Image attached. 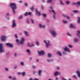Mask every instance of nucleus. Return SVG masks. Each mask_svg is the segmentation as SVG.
Returning a JSON list of instances; mask_svg holds the SVG:
<instances>
[{"mask_svg": "<svg viewBox=\"0 0 80 80\" xmlns=\"http://www.w3.org/2000/svg\"><path fill=\"white\" fill-rule=\"evenodd\" d=\"M11 8L12 10V12L14 14H15V9H17V7L16 3H11L9 4V6Z\"/></svg>", "mask_w": 80, "mask_h": 80, "instance_id": "nucleus-1", "label": "nucleus"}, {"mask_svg": "<svg viewBox=\"0 0 80 80\" xmlns=\"http://www.w3.org/2000/svg\"><path fill=\"white\" fill-rule=\"evenodd\" d=\"M50 32H51L52 35L53 37H55V36H56L57 33H56V32L55 31L53 30H51L50 31Z\"/></svg>", "mask_w": 80, "mask_h": 80, "instance_id": "nucleus-2", "label": "nucleus"}, {"mask_svg": "<svg viewBox=\"0 0 80 80\" xmlns=\"http://www.w3.org/2000/svg\"><path fill=\"white\" fill-rule=\"evenodd\" d=\"M25 41V38H23V37H22L21 38V40L20 41V42L18 43V45L20 43V44H21V45H23L24 43V42Z\"/></svg>", "mask_w": 80, "mask_h": 80, "instance_id": "nucleus-3", "label": "nucleus"}, {"mask_svg": "<svg viewBox=\"0 0 80 80\" xmlns=\"http://www.w3.org/2000/svg\"><path fill=\"white\" fill-rule=\"evenodd\" d=\"M44 42L45 43H46V45L47 47L48 48L50 45V42L49 41H48V42L47 43V41L46 40H44Z\"/></svg>", "mask_w": 80, "mask_h": 80, "instance_id": "nucleus-4", "label": "nucleus"}, {"mask_svg": "<svg viewBox=\"0 0 80 80\" xmlns=\"http://www.w3.org/2000/svg\"><path fill=\"white\" fill-rule=\"evenodd\" d=\"M16 27H17V25H16V23H15V20H13L12 27V28H14Z\"/></svg>", "mask_w": 80, "mask_h": 80, "instance_id": "nucleus-5", "label": "nucleus"}, {"mask_svg": "<svg viewBox=\"0 0 80 80\" xmlns=\"http://www.w3.org/2000/svg\"><path fill=\"white\" fill-rule=\"evenodd\" d=\"M3 46L2 44H0V52L2 53L3 51Z\"/></svg>", "mask_w": 80, "mask_h": 80, "instance_id": "nucleus-6", "label": "nucleus"}, {"mask_svg": "<svg viewBox=\"0 0 80 80\" xmlns=\"http://www.w3.org/2000/svg\"><path fill=\"white\" fill-rule=\"evenodd\" d=\"M6 37L5 36L2 35L1 36V40L2 41L4 42L5 40Z\"/></svg>", "mask_w": 80, "mask_h": 80, "instance_id": "nucleus-7", "label": "nucleus"}, {"mask_svg": "<svg viewBox=\"0 0 80 80\" xmlns=\"http://www.w3.org/2000/svg\"><path fill=\"white\" fill-rule=\"evenodd\" d=\"M38 53L39 55H44V52L43 51H38Z\"/></svg>", "mask_w": 80, "mask_h": 80, "instance_id": "nucleus-8", "label": "nucleus"}, {"mask_svg": "<svg viewBox=\"0 0 80 80\" xmlns=\"http://www.w3.org/2000/svg\"><path fill=\"white\" fill-rule=\"evenodd\" d=\"M6 45L8 47H11V48H12V47H13V44H10L9 43H7L6 44Z\"/></svg>", "mask_w": 80, "mask_h": 80, "instance_id": "nucleus-9", "label": "nucleus"}, {"mask_svg": "<svg viewBox=\"0 0 80 80\" xmlns=\"http://www.w3.org/2000/svg\"><path fill=\"white\" fill-rule=\"evenodd\" d=\"M36 15H38L39 16H41V13H40V12H38V9H36Z\"/></svg>", "mask_w": 80, "mask_h": 80, "instance_id": "nucleus-10", "label": "nucleus"}, {"mask_svg": "<svg viewBox=\"0 0 80 80\" xmlns=\"http://www.w3.org/2000/svg\"><path fill=\"white\" fill-rule=\"evenodd\" d=\"M64 51H65V52H70V50L68 49V48H67V47H66L64 48Z\"/></svg>", "mask_w": 80, "mask_h": 80, "instance_id": "nucleus-11", "label": "nucleus"}, {"mask_svg": "<svg viewBox=\"0 0 80 80\" xmlns=\"http://www.w3.org/2000/svg\"><path fill=\"white\" fill-rule=\"evenodd\" d=\"M52 12H53L54 13V15H53V18H55V17H56V13H55V11L52 10Z\"/></svg>", "mask_w": 80, "mask_h": 80, "instance_id": "nucleus-12", "label": "nucleus"}, {"mask_svg": "<svg viewBox=\"0 0 80 80\" xmlns=\"http://www.w3.org/2000/svg\"><path fill=\"white\" fill-rule=\"evenodd\" d=\"M76 73H77L78 77L80 78V71H78L76 72Z\"/></svg>", "mask_w": 80, "mask_h": 80, "instance_id": "nucleus-13", "label": "nucleus"}, {"mask_svg": "<svg viewBox=\"0 0 80 80\" xmlns=\"http://www.w3.org/2000/svg\"><path fill=\"white\" fill-rule=\"evenodd\" d=\"M74 42L76 43H77L78 42V38H75L74 39Z\"/></svg>", "mask_w": 80, "mask_h": 80, "instance_id": "nucleus-14", "label": "nucleus"}, {"mask_svg": "<svg viewBox=\"0 0 80 80\" xmlns=\"http://www.w3.org/2000/svg\"><path fill=\"white\" fill-rule=\"evenodd\" d=\"M42 72V70H39L38 72V74L39 76H41V73Z\"/></svg>", "mask_w": 80, "mask_h": 80, "instance_id": "nucleus-15", "label": "nucleus"}, {"mask_svg": "<svg viewBox=\"0 0 80 80\" xmlns=\"http://www.w3.org/2000/svg\"><path fill=\"white\" fill-rule=\"evenodd\" d=\"M59 74H60V73L56 72L54 73V75L55 76H56V75H59Z\"/></svg>", "mask_w": 80, "mask_h": 80, "instance_id": "nucleus-16", "label": "nucleus"}, {"mask_svg": "<svg viewBox=\"0 0 80 80\" xmlns=\"http://www.w3.org/2000/svg\"><path fill=\"white\" fill-rule=\"evenodd\" d=\"M57 53L59 55V56H62V52H57Z\"/></svg>", "mask_w": 80, "mask_h": 80, "instance_id": "nucleus-17", "label": "nucleus"}, {"mask_svg": "<svg viewBox=\"0 0 80 80\" xmlns=\"http://www.w3.org/2000/svg\"><path fill=\"white\" fill-rule=\"evenodd\" d=\"M24 33L26 36H28V32L27 31H25Z\"/></svg>", "mask_w": 80, "mask_h": 80, "instance_id": "nucleus-18", "label": "nucleus"}, {"mask_svg": "<svg viewBox=\"0 0 80 80\" xmlns=\"http://www.w3.org/2000/svg\"><path fill=\"white\" fill-rule=\"evenodd\" d=\"M70 28H75V26H74V25H73V24H71L70 25Z\"/></svg>", "mask_w": 80, "mask_h": 80, "instance_id": "nucleus-19", "label": "nucleus"}, {"mask_svg": "<svg viewBox=\"0 0 80 80\" xmlns=\"http://www.w3.org/2000/svg\"><path fill=\"white\" fill-rule=\"evenodd\" d=\"M66 3L67 5H69L70 4V1H67L66 2Z\"/></svg>", "mask_w": 80, "mask_h": 80, "instance_id": "nucleus-20", "label": "nucleus"}, {"mask_svg": "<svg viewBox=\"0 0 80 80\" xmlns=\"http://www.w3.org/2000/svg\"><path fill=\"white\" fill-rule=\"evenodd\" d=\"M47 61L48 62H53V60L51 59V60H50L49 59H48Z\"/></svg>", "mask_w": 80, "mask_h": 80, "instance_id": "nucleus-21", "label": "nucleus"}, {"mask_svg": "<svg viewBox=\"0 0 80 80\" xmlns=\"http://www.w3.org/2000/svg\"><path fill=\"white\" fill-rule=\"evenodd\" d=\"M77 3L76 2H72V5H77Z\"/></svg>", "mask_w": 80, "mask_h": 80, "instance_id": "nucleus-22", "label": "nucleus"}, {"mask_svg": "<svg viewBox=\"0 0 80 80\" xmlns=\"http://www.w3.org/2000/svg\"><path fill=\"white\" fill-rule=\"evenodd\" d=\"M48 3H52V0H48L47 1Z\"/></svg>", "mask_w": 80, "mask_h": 80, "instance_id": "nucleus-23", "label": "nucleus"}, {"mask_svg": "<svg viewBox=\"0 0 80 80\" xmlns=\"http://www.w3.org/2000/svg\"><path fill=\"white\" fill-rule=\"evenodd\" d=\"M63 16L64 17H66V18H68V19H69L70 18V17L68 16H65V14H63Z\"/></svg>", "mask_w": 80, "mask_h": 80, "instance_id": "nucleus-24", "label": "nucleus"}, {"mask_svg": "<svg viewBox=\"0 0 80 80\" xmlns=\"http://www.w3.org/2000/svg\"><path fill=\"white\" fill-rule=\"evenodd\" d=\"M31 9L32 11H33V10H34V6H32V7L31 8Z\"/></svg>", "mask_w": 80, "mask_h": 80, "instance_id": "nucleus-25", "label": "nucleus"}, {"mask_svg": "<svg viewBox=\"0 0 80 80\" xmlns=\"http://www.w3.org/2000/svg\"><path fill=\"white\" fill-rule=\"evenodd\" d=\"M22 18H23V16L21 15L19 17V19H22Z\"/></svg>", "mask_w": 80, "mask_h": 80, "instance_id": "nucleus-26", "label": "nucleus"}, {"mask_svg": "<svg viewBox=\"0 0 80 80\" xmlns=\"http://www.w3.org/2000/svg\"><path fill=\"white\" fill-rule=\"evenodd\" d=\"M22 76H25V72H23L22 73Z\"/></svg>", "mask_w": 80, "mask_h": 80, "instance_id": "nucleus-27", "label": "nucleus"}, {"mask_svg": "<svg viewBox=\"0 0 80 80\" xmlns=\"http://www.w3.org/2000/svg\"><path fill=\"white\" fill-rule=\"evenodd\" d=\"M25 16H28V12H26L24 14Z\"/></svg>", "mask_w": 80, "mask_h": 80, "instance_id": "nucleus-28", "label": "nucleus"}, {"mask_svg": "<svg viewBox=\"0 0 80 80\" xmlns=\"http://www.w3.org/2000/svg\"><path fill=\"white\" fill-rule=\"evenodd\" d=\"M27 52H28V53H29V54H30V51L29 49H27Z\"/></svg>", "mask_w": 80, "mask_h": 80, "instance_id": "nucleus-29", "label": "nucleus"}, {"mask_svg": "<svg viewBox=\"0 0 80 80\" xmlns=\"http://www.w3.org/2000/svg\"><path fill=\"white\" fill-rule=\"evenodd\" d=\"M31 20L32 22V23H33V24H34V21H33V20L32 19H31Z\"/></svg>", "mask_w": 80, "mask_h": 80, "instance_id": "nucleus-30", "label": "nucleus"}, {"mask_svg": "<svg viewBox=\"0 0 80 80\" xmlns=\"http://www.w3.org/2000/svg\"><path fill=\"white\" fill-rule=\"evenodd\" d=\"M30 47H35V45H34L32 43L31 45H30Z\"/></svg>", "mask_w": 80, "mask_h": 80, "instance_id": "nucleus-31", "label": "nucleus"}, {"mask_svg": "<svg viewBox=\"0 0 80 80\" xmlns=\"http://www.w3.org/2000/svg\"><path fill=\"white\" fill-rule=\"evenodd\" d=\"M73 12L74 13H78V10H74L73 11Z\"/></svg>", "mask_w": 80, "mask_h": 80, "instance_id": "nucleus-32", "label": "nucleus"}, {"mask_svg": "<svg viewBox=\"0 0 80 80\" xmlns=\"http://www.w3.org/2000/svg\"><path fill=\"white\" fill-rule=\"evenodd\" d=\"M39 27H40V28H43V26H42V24H39Z\"/></svg>", "mask_w": 80, "mask_h": 80, "instance_id": "nucleus-33", "label": "nucleus"}, {"mask_svg": "<svg viewBox=\"0 0 80 80\" xmlns=\"http://www.w3.org/2000/svg\"><path fill=\"white\" fill-rule=\"evenodd\" d=\"M78 23H80V18L78 17Z\"/></svg>", "mask_w": 80, "mask_h": 80, "instance_id": "nucleus-34", "label": "nucleus"}, {"mask_svg": "<svg viewBox=\"0 0 80 80\" xmlns=\"http://www.w3.org/2000/svg\"><path fill=\"white\" fill-rule=\"evenodd\" d=\"M48 57H52V55L50 53H49V54H48Z\"/></svg>", "mask_w": 80, "mask_h": 80, "instance_id": "nucleus-35", "label": "nucleus"}, {"mask_svg": "<svg viewBox=\"0 0 80 80\" xmlns=\"http://www.w3.org/2000/svg\"><path fill=\"white\" fill-rule=\"evenodd\" d=\"M21 65H22L23 66V65H24V63L23 62H21Z\"/></svg>", "mask_w": 80, "mask_h": 80, "instance_id": "nucleus-36", "label": "nucleus"}, {"mask_svg": "<svg viewBox=\"0 0 80 80\" xmlns=\"http://www.w3.org/2000/svg\"><path fill=\"white\" fill-rule=\"evenodd\" d=\"M63 22L64 23H68V22L67 21H65V20H63Z\"/></svg>", "mask_w": 80, "mask_h": 80, "instance_id": "nucleus-37", "label": "nucleus"}, {"mask_svg": "<svg viewBox=\"0 0 80 80\" xmlns=\"http://www.w3.org/2000/svg\"><path fill=\"white\" fill-rule=\"evenodd\" d=\"M77 36L79 38H80V34L78 33H77Z\"/></svg>", "mask_w": 80, "mask_h": 80, "instance_id": "nucleus-38", "label": "nucleus"}, {"mask_svg": "<svg viewBox=\"0 0 80 80\" xmlns=\"http://www.w3.org/2000/svg\"><path fill=\"white\" fill-rule=\"evenodd\" d=\"M60 2L61 3V4H62V5H64V4H63V3L62 1H60Z\"/></svg>", "mask_w": 80, "mask_h": 80, "instance_id": "nucleus-39", "label": "nucleus"}, {"mask_svg": "<svg viewBox=\"0 0 80 80\" xmlns=\"http://www.w3.org/2000/svg\"><path fill=\"white\" fill-rule=\"evenodd\" d=\"M77 5H80V2H77Z\"/></svg>", "mask_w": 80, "mask_h": 80, "instance_id": "nucleus-40", "label": "nucleus"}, {"mask_svg": "<svg viewBox=\"0 0 80 80\" xmlns=\"http://www.w3.org/2000/svg\"><path fill=\"white\" fill-rule=\"evenodd\" d=\"M42 15L44 17H45L47 16V15L45 14H43Z\"/></svg>", "mask_w": 80, "mask_h": 80, "instance_id": "nucleus-41", "label": "nucleus"}, {"mask_svg": "<svg viewBox=\"0 0 80 80\" xmlns=\"http://www.w3.org/2000/svg\"><path fill=\"white\" fill-rule=\"evenodd\" d=\"M36 44L37 45H39V42H38V41H37L36 42Z\"/></svg>", "mask_w": 80, "mask_h": 80, "instance_id": "nucleus-42", "label": "nucleus"}, {"mask_svg": "<svg viewBox=\"0 0 80 80\" xmlns=\"http://www.w3.org/2000/svg\"><path fill=\"white\" fill-rule=\"evenodd\" d=\"M67 35H68L69 36H70V37L71 36V35L69 33V32H68L67 33Z\"/></svg>", "mask_w": 80, "mask_h": 80, "instance_id": "nucleus-43", "label": "nucleus"}, {"mask_svg": "<svg viewBox=\"0 0 80 80\" xmlns=\"http://www.w3.org/2000/svg\"><path fill=\"white\" fill-rule=\"evenodd\" d=\"M73 78H77V77H76V76H75V75H74L73 76Z\"/></svg>", "mask_w": 80, "mask_h": 80, "instance_id": "nucleus-44", "label": "nucleus"}, {"mask_svg": "<svg viewBox=\"0 0 80 80\" xmlns=\"http://www.w3.org/2000/svg\"><path fill=\"white\" fill-rule=\"evenodd\" d=\"M19 41H20V40L18 39H17L16 40V42H18Z\"/></svg>", "mask_w": 80, "mask_h": 80, "instance_id": "nucleus-45", "label": "nucleus"}, {"mask_svg": "<svg viewBox=\"0 0 80 80\" xmlns=\"http://www.w3.org/2000/svg\"><path fill=\"white\" fill-rule=\"evenodd\" d=\"M32 12H29L28 13V15H31L32 14H31Z\"/></svg>", "mask_w": 80, "mask_h": 80, "instance_id": "nucleus-46", "label": "nucleus"}, {"mask_svg": "<svg viewBox=\"0 0 80 80\" xmlns=\"http://www.w3.org/2000/svg\"><path fill=\"white\" fill-rule=\"evenodd\" d=\"M9 78L11 79V80H12V77L11 76H9Z\"/></svg>", "mask_w": 80, "mask_h": 80, "instance_id": "nucleus-47", "label": "nucleus"}, {"mask_svg": "<svg viewBox=\"0 0 80 80\" xmlns=\"http://www.w3.org/2000/svg\"><path fill=\"white\" fill-rule=\"evenodd\" d=\"M69 47H70V48H72V46L70 45H69Z\"/></svg>", "mask_w": 80, "mask_h": 80, "instance_id": "nucleus-48", "label": "nucleus"}, {"mask_svg": "<svg viewBox=\"0 0 80 80\" xmlns=\"http://www.w3.org/2000/svg\"><path fill=\"white\" fill-rule=\"evenodd\" d=\"M5 70L7 71H8V69L7 68H5Z\"/></svg>", "mask_w": 80, "mask_h": 80, "instance_id": "nucleus-49", "label": "nucleus"}, {"mask_svg": "<svg viewBox=\"0 0 80 80\" xmlns=\"http://www.w3.org/2000/svg\"><path fill=\"white\" fill-rule=\"evenodd\" d=\"M25 5L26 6H28V3H25Z\"/></svg>", "mask_w": 80, "mask_h": 80, "instance_id": "nucleus-50", "label": "nucleus"}, {"mask_svg": "<svg viewBox=\"0 0 80 80\" xmlns=\"http://www.w3.org/2000/svg\"><path fill=\"white\" fill-rule=\"evenodd\" d=\"M15 36L16 38H18V37H17V34H15Z\"/></svg>", "mask_w": 80, "mask_h": 80, "instance_id": "nucleus-51", "label": "nucleus"}, {"mask_svg": "<svg viewBox=\"0 0 80 80\" xmlns=\"http://www.w3.org/2000/svg\"><path fill=\"white\" fill-rule=\"evenodd\" d=\"M78 33H79V34H80V31H78Z\"/></svg>", "mask_w": 80, "mask_h": 80, "instance_id": "nucleus-52", "label": "nucleus"}, {"mask_svg": "<svg viewBox=\"0 0 80 80\" xmlns=\"http://www.w3.org/2000/svg\"><path fill=\"white\" fill-rule=\"evenodd\" d=\"M32 68H36V67H35V66H33L32 67Z\"/></svg>", "mask_w": 80, "mask_h": 80, "instance_id": "nucleus-53", "label": "nucleus"}, {"mask_svg": "<svg viewBox=\"0 0 80 80\" xmlns=\"http://www.w3.org/2000/svg\"><path fill=\"white\" fill-rule=\"evenodd\" d=\"M62 80H67V79H65V78H62Z\"/></svg>", "mask_w": 80, "mask_h": 80, "instance_id": "nucleus-54", "label": "nucleus"}, {"mask_svg": "<svg viewBox=\"0 0 80 80\" xmlns=\"http://www.w3.org/2000/svg\"><path fill=\"white\" fill-rule=\"evenodd\" d=\"M6 15H7V16H9V13H7L6 14Z\"/></svg>", "mask_w": 80, "mask_h": 80, "instance_id": "nucleus-55", "label": "nucleus"}, {"mask_svg": "<svg viewBox=\"0 0 80 80\" xmlns=\"http://www.w3.org/2000/svg\"><path fill=\"white\" fill-rule=\"evenodd\" d=\"M42 10H44V8H43V7L42 6Z\"/></svg>", "mask_w": 80, "mask_h": 80, "instance_id": "nucleus-56", "label": "nucleus"}, {"mask_svg": "<svg viewBox=\"0 0 80 80\" xmlns=\"http://www.w3.org/2000/svg\"><path fill=\"white\" fill-rule=\"evenodd\" d=\"M28 46H29V47H30V43H28Z\"/></svg>", "mask_w": 80, "mask_h": 80, "instance_id": "nucleus-57", "label": "nucleus"}, {"mask_svg": "<svg viewBox=\"0 0 80 80\" xmlns=\"http://www.w3.org/2000/svg\"><path fill=\"white\" fill-rule=\"evenodd\" d=\"M19 3H22V2H23V1H19Z\"/></svg>", "mask_w": 80, "mask_h": 80, "instance_id": "nucleus-58", "label": "nucleus"}, {"mask_svg": "<svg viewBox=\"0 0 80 80\" xmlns=\"http://www.w3.org/2000/svg\"><path fill=\"white\" fill-rule=\"evenodd\" d=\"M34 80H39L38 79L36 78L35 79H34Z\"/></svg>", "mask_w": 80, "mask_h": 80, "instance_id": "nucleus-59", "label": "nucleus"}, {"mask_svg": "<svg viewBox=\"0 0 80 80\" xmlns=\"http://www.w3.org/2000/svg\"><path fill=\"white\" fill-rule=\"evenodd\" d=\"M27 22H28V23H29V20H28V19L27 20Z\"/></svg>", "mask_w": 80, "mask_h": 80, "instance_id": "nucleus-60", "label": "nucleus"}, {"mask_svg": "<svg viewBox=\"0 0 80 80\" xmlns=\"http://www.w3.org/2000/svg\"><path fill=\"white\" fill-rule=\"evenodd\" d=\"M17 53H15V56L16 57V56H17Z\"/></svg>", "mask_w": 80, "mask_h": 80, "instance_id": "nucleus-61", "label": "nucleus"}, {"mask_svg": "<svg viewBox=\"0 0 80 80\" xmlns=\"http://www.w3.org/2000/svg\"><path fill=\"white\" fill-rule=\"evenodd\" d=\"M13 80H16V78H14L13 79H12Z\"/></svg>", "mask_w": 80, "mask_h": 80, "instance_id": "nucleus-62", "label": "nucleus"}, {"mask_svg": "<svg viewBox=\"0 0 80 80\" xmlns=\"http://www.w3.org/2000/svg\"><path fill=\"white\" fill-rule=\"evenodd\" d=\"M56 80H58V78H56Z\"/></svg>", "mask_w": 80, "mask_h": 80, "instance_id": "nucleus-63", "label": "nucleus"}, {"mask_svg": "<svg viewBox=\"0 0 80 80\" xmlns=\"http://www.w3.org/2000/svg\"><path fill=\"white\" fill-rule=\"evenodd\" d=\"M14 68H17V66H16L14 67Z\"/></svg>", "mask_w": 80, "mask_h": 80, "instance_id": "nucleus-64", "label": "nucleus"}]
</instances>
